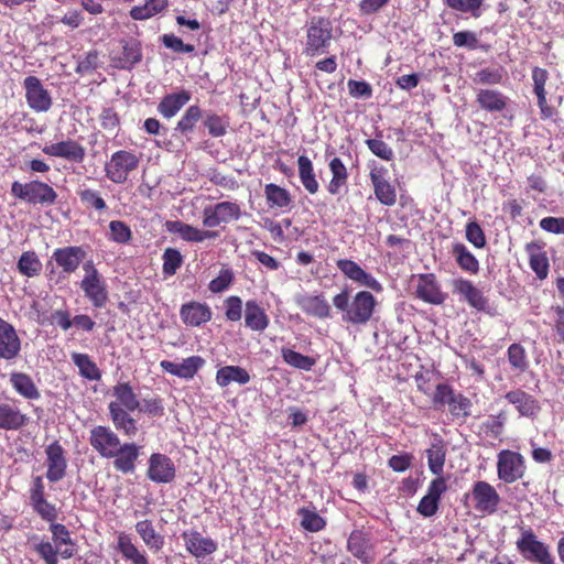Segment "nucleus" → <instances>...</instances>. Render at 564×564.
<instances>
[{"instance_id":"1","label":"nucleus","mask_w":564,"mask_h":564,"mask_svg":"<svg viewBox=\"0 0 564 564\" xmlns=\"http://www.w3.org/2000/svg\"><path fill=\"white\" fill-rule=\"evenodd\" d=\"M333 305L341 312L343 322L351 325H366L375 313L377 300L369 291H358L350 300L347 288L333 296Z\"/></svg>"},{"instance_id":"2","label":"nucleus","mask_w":564,"mask_h":564,"mask_svg":"<svg viewBox=\"0 0 564 564\" xmlns=\"http://www.w3.org/2000/svg\"><path fill=\"white\" fill-rule=\"evenodd\" d=\"M52 542L41 541L33 546L36 554L45 564H58V556L64 560L73 557L76 552V542L72 539L69 530L62 523L50 522Z\"/></svg>"},{"instance_id":"3","label":"nucleus","mask_w":564,"mask_h":564,"mask_svg":"<svg viewBox=\"0 0 564 564\" xmlns=\"http://www.w3.org/2000/svg\"><path fill=\"white\" fill-rule=\"evenodd\" d=\"M116 400L110 402L109 412L115 426L123 430L127 435H134L138 431L137 421L130 412L139 406V401L128 383H119L113 388Z\"/></svg>"},{"instance_id":"4","label":"nucleus","mask_w":564,"mask_h":564,"mask_svg":"<svg viewBox=\"0 0 564 564\" xmlns=\"http://www.w3.org/2000/svg\"><path fill=\"white\" fill-rule=\"evenodd\" d=\"M11 195L28 204L42 206L56 204L58 197L53 186L40 180H32L26 183L14 181L11 184Z\"/></svg>"},{"instance_id":"5","label":"nucleus","mask_w":564,"mask_h":564,"mask_svg":"<svg viewBox=\"0 0 564 564\" xmlns=\"http://www.w3.org/2000/svg\"><path fill=\"white\" fill-rule=\"evenodd\" d=\"M333 37L332 22L327 18L314 17L307 24L303 54L314 57L327 53Z\"/></svg>"},{"instance_id":"6","label":"nucleus","mask_w":564,"mask_h":564,"mask_svg":"<svg viewBox=\"0 0 564 564\" xmlns=\"http://www.w3.org/2000/svg\"><path fill=\"white\" fill-rule=\"evenodd\" d=\"M435 406L447 404L448 412L454 420H466L471 414L473 403L469 398L447 383H438L432 399Z\"/></svg>"},{"instance_id":"7","label":"nucleus","mask_w":564,"mask_h":564,"mask_svg":"<svg viewBox=\"0 0 564 564\" xmlns=\"http://www.w3.org/2000/svg\"><path fill=\"white\" fill-rule=\"evenodd\" d=\"M519 553L529 562L554 564L550 546L540 541L532 529H524L516 542Z\"/></svg>"},{"instance_id":"8","label":"nucleus","mask_w":564,"mask_h":564,"mask_svg":"<svg viewBox=\"0 0 564 564\" xmlns=\"http://www.w3.org/2000/svg\"><path fill=\"white\" fill-rule=\"evenodd\" d=\"M83 269L85 271V275L80 282V289L94 307H105L109 297L107 285L101 274L98 272L93 261L85 262Z\"/></svg>"},{"instance_id":"9","label":"nucleus","mask_w":564,"mask_h":564,"mask_svg":"<svg viewBox=\"0 0 564 564\" xmlns=\"http://www.w3.org/2000/svg\"><path fill=\"white\" fill-rule=\"evenodd\" d=\"M465 500L471 499L473 508L482 514L497 512L501 498L496 488L485 480L474 482L471 490L464 495Z\"/></svg>"},{"instance_id":"10","label":"nucleus","mask_w":564,"mask_h":564,"mask_svg":"<svg viewBox=\"0 0 564 564\" xmlns=\"http://www.w3.org/2000/svg\"><path fill=\"white\" fill-rule=\"evenodd\" d=\"M498 478L506 484H512L521 479L525 474L524 457L510 449H502L497 455Z\"/></svg>"},{"instance_id":"11","label":"nucleus","mask_w":564,"mask_h":564,"mask_svg":"<svg viewBox=\"0 0 564 564\" xmlns=\"http://www.w3.org/2000/svg\"><path fill=\"white\" fill-rule=\"evenodd\" d=\"M347 551L361 564H372L376 558L375 543L370 533L364 529H356L347 538Z\"/></svg>"},{"instance_id":"12","label":"nucleus","mask_w":564,"mask_h":564,"mask_svg":"<svg viewBox=\"0 0 564 564\" xmlns=\"http://www.w3.org/2000/svg\"><path fill=\"white\" fill-rule=\"evenodd\" d=\"M90 446L104 458H112L120 449L118 435L108 426L97 425L91 429Z\"/></svg>"},{"instance_id":"13","label":"nucleus","mask_w":564,"mask_h":564,"mask_svg":"<svg viewBox=\"0 0 564 564\" xmlns=\"http://www.w3.org/2000/svg\"><path fill=\"white\" fill-rule=\"evenodd\" d=\"M138 164L139 159L133 153L124 150L117 151L105 165L106 176L115 183H122L127 180L129 172L138 167Z\"/></svg>"},{"instance_id":"14","label":"nucleus","mask_w":564,"mask_h":564,"mask_svg":"<svg viewBox=\"0 0 564 564\" xmlns=\"http://www.w3.org/2000/svg\"><path fill=\"white\" fill-rule=\"evenodd\" d=\"M241 216L240 206L234 202H221L203 209V226L214 228L220 224L238 220Z\"/></svg>"},{"instance_id":"15","label":"nucleus","mask_w":564,"mask_h":564,"mask_svg":"<svg viewBox=\"0 0 564 564\" xmlns=\"http://www.w3.org/2000/svg\"><path fill=\"white\" fill-rule=\"evenodd\" d=\"M109 56L115 67L128 69L141 59V43L133 37L122 40L110 50Z\"/></svg>"},{"instance_id":"16","label":"nucleus","mask_w":564,"mask_h":564,"mask_svg":"<svg viewBox=\"0 0 564 564\" xmlns=\"http://www.w3.org/2000/svg\"><path fill=\"white\" fill-rule=\"evenodd\" d=\"M23 87L29 107L36 112H46L52 107V97L40 78L30 75L24 78Z\"/></svg>"},{"instance_id":"17","label":"nucleus","mask_w":564,"mask_h":564,"mask_svg":"<svg viewBox=\"0 0 564 564\" xmlns=\"http://www.w3.org/2000/svg\"><path fill=\"white\" fill-rule=\"evenodd\" d=\"M415 296L433 305L443 304L447 297L446 293L442 291L434 273H422L417 275Z\"/></svg>"},{"instance_id":"18","label":"nucleus","mask_w":564,"mask_h":564,"mask_svg":"<svg viewBox=\"0 0 564 564\" xmlns=\"http://www.w3.org/2000/svg\"><path fill=\"white\" fill-rule=\"evenodd\" d=\"M338 270L359 286L368 288L375 292H381V283L370 273L366 272L357 262L350 259L336 261Z\"/></svg>"},{"instance_id":"19","label":"nucleus","mask_w":564,"mask_h":564,"mask_svg":"<svg viewBox=\"0 0 564 564\" xmlns=\"http://www.w3.org/2000/svg\"><path fill=\"white\" fill-rule=\"evenodd\" d=\"M446 491V479L444 477L434 478L429 485L426 495L421 498L416 511L425 518L433 517L438 511L442 495Z\"/></svg>"},{"instance_id":"20","label":"nucleus","mask_w":564,"mask_h":564,"mask_svg":"<svg viewBox=\"0 0 564 564\" xmlns=\"http://www.w3.org/2000/svg\"><path fill=\"white\" fill-rule=\"evenodd\" d=\"M42 152L48 156L61 158L74 163H82L86 156L84 145L73 139L46 144Z\"/></svg>"},{"instance_id":"21","label":"nucleus","mask_w":564,"mask_h":564,"mask_svg":"<svg viewBox=\"0 0 564 564\" xmlns=\"http://www.w3.org/2000/svg\"><path fill=\"white\" fill-rule=\"evenodd\" d=\"M453 292L458 294L473 308L485 312L488 308L489 300L481 290L467 279H455L452 283Z\"/></svg>"},{"instance_id":"22","label":"nucleus","mask_w":564,"mask_h":564,"mask_svg":"<svg viewBox=\"0 0 564 564\" xmlns=\"http://www.w3.org/2000/svg\"><path fill=\"white\" fill-rule=\"evenodd\" d=\"M46 478L51 482H57L63 479L66 475L67 460L65 457V451L58 441L50 444L46 449Z\"/></svg>"},{"instance_id":"23","label":"nucleus","mask_w":564,"mask_h":564,"mask_svg":"<svg viewBox=\"0 0 564 564\" xmlns=\"http://www.w3.org/2000/svg\"><path fill=\"white\" fill-rule=\"evenodd\" d=\"M148 477L156 484H167L174 480L176 469L173 460L164 454H152L149 459Z\"/></svg>"},{"instance_id":"24","label":"nucleus","mask_w":564,"mask_h":564,"mask_svg":"<svg viewBox=\"0 0 564 564\" xmlns=\"http://www.w3.org/2000/svg\"><path fill=\"white\" fill-rule=\"evenodd\" d=\"M85 258L86 251L80 246L56 248L52 254V260L67 275L76 272Z\"/></svg>"},{"instance_id":"25","label":"nucleus","mask_w":564,"mask_h":564,"mask_svg":"<svg viewBox=\"0 0 564 564\" xmlns=\"http://www.w3.org/2000/svg\"><path fill=\"white\" fill-rule=\"evenodd\" d=\"M21 351V339L12 324L0 317V359L14 360Z\"/></svg>"},{"instance_id":"26","label":"nucleus","mask_w":564,"mask_h":564,"mask_svg":"<svg viewBox=\"0 0 564 564\" xmlns=\"http://www.w3.org/2000/svg\"><path fill=\"white\" fill-rule=\"evenodd\" d=\"M186 551L194 557H205L217 550V542L212 538L203 536L198 531L191 530L182 533Z\"/></svg>"},{"instance_id":"27","label":"nucleus","mask_w":564,"mask_h":564,"mask_svg":"<svg viewBox=\"0 0 564 564\" xmlns=\"http://www.w3.org/2000/svg\"><path fill=\"white\" fill-rule=\"evenodd\" d=\"M533 93L538 99V106L542 119H550L554 116L555 110L547 104L545 85L549 80V72L542 67H533L532 69Z\"/></svg>"},{"instance_id":"28","label":"nucleus","mask_w":564,"mask_h":564,"mask_svg":"<svg viewBox=\"0 0 564 564\" xmlns=\"http://www.w3.org/2000/svg\"><path fill=\"white\" fill-rule=\"evenodd\" d=\"M303 313L319 319L330 317V306L323 294H302L295 299Z\"/></svg>"},{"instance_id":"29","label":"nucleus","mask_w":564,"mask_h":564,"mask_svg":"<svg viewBox=\"0 0 564 564\" xmlns=\"http://www.w3.org/2000/svg\"><path fill=\"white\" fill-rule=\"evenodd\" d=\"M167 231L177 234L187 242H203L206 239H216L218 232L214 230H203L181 220H169L165 224Z\"/></svg>"},{"instance_id":"30","label":"nucleus","mask_w":564,"mask_h":564,"mask_svg":"<svg viewBox=\"0 0 564 564\" xmlns=\"http://www.w3.org/2000/svg\"><path fill=\"white\" fill-rule=\"evenodd\" d=\"M205 360L200 356H191L183 359L181 364H176L170 360H162L161 368L173 376L181 379H193L198 370L204 366Z\"/></svg>"},{"instance_id":"31","label":"nucleus","mask_w":564,"mask_h":564,"mask_svg":"<svg viewBox=\"0 0 564 564\" xmlns=\"http://www.w3.org/2000/svg\"><path fill=\"white\" fill-rule=\"evenodd\" d=\"M544 242L534 240L525 245V252L529 256V265L540 280L547 278L550 263Z\"/></svg>"},{"instance_id":"32","label":"nucleus","mask_w":564,"mask_h":564,"mask_svg":"<svg viewBox=\"0 0 564 564\" xmlns=\"http://www.w3.org/2000/svg\"><path fill=\"white\" fill-rule=\"evenodd\" d=\"M505 399L516 406L521 416L534 417L541 410L540 403L535 397L522 389L507 392Z\"/></svg>"},{"instance_id":"33","label":"nucleus","mask_w":564,"mask_h":564,"mask_svg":"<svg viewBox=\"0 0 564 564\" xmlns=\"http://www.w3.org/2000/svg\"><path fill=\"white\" fill-rule=\"evenodd\" d=\"M29 423V416L9 402H0V430L19 431Z\"/></svg>"},{"instance_id":"34","label":"nucleus","mask_w":564,"mask_h":564,"mask_svg":"<svg viewBox=\"0 0 564 564\" xmlns=\"http://www.w3.org/2000/svg\"><path fill=\"white\" fill-rule=\"evenodd\" d=\"M243 316L245 326L252 332L262 333L270 324L269 315L256 300L246 302Z\"/></svg>"},{"instance_id":"35","label":"nucleus","mask_w":564,"mask_h":564,"mask_svg":"<svg viewBox=\"0 0 564 564\" xmlns=\"http://www.w3.org/2000/svg\"><path fill=\"white\" fill-rule=\"evenodd\" d=\"M508 101L509 98L498 89L481 88L476 94V102L487 112H502Z\"/></svg>"},{"instance_id":"36","label":"nucleus","mask_w":564,"mask_h":564,"mask_svg":"<svg viewBox=\"0 0 564 564\" xmlns=\"http://www.w3.org/2000/svg\"><path fill=\"white\" fill-rule=\"evenodd\" d=\"M180 315L186 325L197 327L209 322L213 313L206 303L193 301L181 306Z\"/></svg>"},{"instance_id":"37","label":"nucleus","mask_w":564,"mask_h":564,"mask_svg":"<svg viewBox=\"0 0 564 564\" xmlns=\"http://www.w3.org/2000/svg\"><path fill=\"white\" fill-rule=\"evenodd\" d=\"M192 98L187 89H181L177 93L165 95L158 106V111L165 118L174 117Z\"/></svg>"},{"instance_id":"38","label":"nucleus","mask_w":564,"mask_h":564,"mask_svg":"<svg viewBox=\"0 0 564 564\" xmlns=\"http://www.w3.org/2000/svg\"><path fill=\"white\" fill-rule=\"evenodd\" d=\"M430 471L436 477H443L446 460V447L441 437H435L431 446L425 451Z\"/></svg>"},{"instance_id":"39","label":"nucleus","mask_w":564,"mask_h":564,"mask_svg":"<svg viewBox=\"0 0 564 564\" xmlns=\"http://www.w3.org/2000/svg\"><path fill=\"white\" fill-rule=\"evenodd\" d=\"M139 457V447L133 443H124L120 445V449L116 454L115 468L121 473H130L134 470L135 462Z\"/></svg>"},{"instance_id":"40","label":"nucleus","mask_w":564,"mask_h":564,"mask_svg":"<svg viewBox=\"0 0 564 564\" xmlns=\"http://www.w3.org/2000/svg\"><path fill=\"white\" fill-rule=\"evenodd\" d=\"M328 166L332 173V178L327 185V191L330 195H337L340 192V188L346 186L348 183V170L341 159L337 156L329 161Z\"/></svg>"},{"instance_id":"41","label":"nucleus","mask_w":564,"mask_h":564,"mask_svg":"<svg viewBox=\"0 0 564 564\" xmlns=\"http://www.w3.org/2000/svg\"><path fill=\"white\" fill-rule=\"evenodd\" d=\"M10 383L17 393L24 399L37 400L41 397L33 379L24 372H12L10 375Z\"/></svg>"},{"instance_id":"42","label":"nucleus","mask_w":564,"mask_h":564,"mask_svg":"<svg viewBox=\"0 0 564 564\" xmlns=\"http://www.w3.org/2000/svg\"><path fill=\"white\" fill-rule=\"evenodd\" d=\"M299 177L304 188L312 195L316 194L319 188L314 166L311 159L306 155L297 158Z\"/></svg>"},{"instance_id":"43","label":"nucleus","mask_w":564,"mask_h":564,"mask_svg":"<svg viewBox=\"0 0 564 564\" xmlns=\"http://www.w3.org/2000/svg\"><path fill=\"white\" fill-rule=\"evenodd\" d=\"M249 381V372L239 366H225L219 368L216 373V382L221 388L227 387L231 382L246 384Z\"/></svg>"},{"instance_id":"44","label":"nucleus","mask_w":564,"mask_h":564,"mask_svg":"<svg viewBox=\"0 0 564 564\" xmlns=\"http://www.w3.org/2000/svg\"><path fill=\"white\" fill-rule=\"evenodd\" d=\"M452 254L457 265L466 272L476 274L479 271V261L462 242H455L452 246Z\"/></svg>"},{"instance_id":"45","label":"nucleus","mask_w":564,"mask_h":564,"mask_svg":"<svg viewBox=\"0 0 564 564\" xmlns=\"http://www.w3.org/2000/svg\"><path fill=\"white\" fill-rule=\"evenodd\" d=\"M202 118L203 110L198 105H191L177 121L174 130L183 137H188L194 132L198 121Z\"/></svg>"},{"instance_id":"46","label":"nucleus","mask_w":564,"mask_h":564,"mask_svg":"<svg viewBox=\"0 0 564 564\" xmlns=\"http://www.w3.org/2000/svg\"><path fill=\"white\" fill-rule=\"evenodd\" d=\"M264 196L269 207L271 208H288L292 203L290 192L274 183L265 184Z\"/></svg>"},{"instance_id":"47","label":"nucleus","mask_w":564,"mask_h":564,"mask_svg":"<svg viewBox=\"0 0 564 564\" xmlns=\"http://www.w3.org/2000/svg\"><path fill=\"white\" fill-rule=\"evenodd\" d=\"M203 124L207 129L208 134L213 138H221L227 134L230 127V119L226 115H218L208 111L203 117Z\"/></svg>"},{"instance_id":"48","label":"nucleus","mask_w":564,"mask_h":564,"mask_svg":"<svg viewBox=\"0 0 564 564\" xmlns=\"http://www.w3.org/2000/svg\"><path fill=\"white\" fill-rule=\"evenodd\" d=\"M42 268V262L33 250L22 252L17 263L18 271L26 278L39 276Z\"/></svg>"},{"instance_id":"49","label":"nucleus","mask_w":564,"mask_h":564,"mask_svg":"<svg viewBox=\"0 0 564 564\" xmlns=\"http://www.w3.org/2000/svg\"><path fill=\"white\" fill-rule=\"evenodd\" d=\"M72 360L78 368L82 377L91 381H97L101 378L100 370L87 354L73 352Z\"/></svg>"},{"instance_id":"50","label":"nucleus","mask_w":564,"mask_h":564,"mask_svg":"<svg viewBox=\"0 0 564 564\" xmlns=\"http://www.w3.org/2000/svg\"><path fill=\"white\" fill-rule=\"evenodd\" d=\"M281 356L289 366L305 371H310L316 364L313 357L302 355L291 348H282Z\"/></svg>"},{"instance_id":"51","label":"nucleus","mask_w":564,"mask_h":564,"mask_svg":"<svg viewBox=\"0 0 564 564\" xmlns=\"http://www.w3.org/2000/svg\"><path fill=\"white\" fill-rule=\"evenodd\" d=\"M297 514L301 517V525L308 532H318L326 527V520L315 510L308 508H300Z\"/></svg>"},{"instance_id":"52","label":"nucleus","mask_w":564,"mask_h":564,"mask_svg":"<svg viewBox=\"0 0 564 564\" xmlns=\"http://www.w3.org/2000/svg\"><path fill=\"white\" fill-rule=\"evenodd\" d=\"M370 152L383 161H392L394 159L393 149L382 140V132L378 131L376 138L365 141Z\"/></svg>"},{"instance_id":"53","label":"nucleus","mask_w":564,"mask_h":564,"mask_svg":"<svg viewBox=\"0 0 564 564\" xmlns=\"http://www.w3.org/2000/svg\"><path fill=\"white\" fill-rule=\"evenodd\" d=\"M444 3L454 11L469 13L474 18H479L484 0H444Z\"/></svg>"},{"instance_id":"54","label":"nucleus","mask_w":564,"mask_h":564,"mask_svg":"<svg viewBox=\"0 0 564 564\" xmlns=\"http://www.w3.org/2000/svg\"><path fill=\"white\" fill-rule=\"evenodd\" d=\"M507 356L512 369L523 372L529 368L527 352L522 345L517 343L511 344L508 348Z\"/></svg>"},{"instance_id":"55","label":"nucleus","mask_w":564,"mask_h":564,"mask_svg":"<svg viewBox=\"0 0 564 564\" xmlns=\"http://www.w3.org/2000/svg\"><path fill=\"white\" fill-rule=\"evenodd\" d=\"M373 193L376 198L384 206H393L397 203V192L394 186L389 182H380L373 184Z\"/></svg>"},{"instance_id":"56","label":"nucleus","mask_w":564,"mask_h":564,"mask_svg":"<svg viewBox=\"0 0 564 564\" xmlns=\"http://www.w3.org/2000/svg\"><path fill=\"white\" fill-rule=\"evenodd\" d=\"M33 511L37 513L41 519L47 522H54L57 519L58 512L54 503H51L46 498H40L30 502Z\"/></svg>"},{"instance_id":"57","label":"nucleus","mask_w":564,"mask_h":564,"mask_svg":"<svg viewBox=\"0 0 564 564\" xmlns=\"http://www.w3.org/2000/svg\"><path fill=\"white\" fill-rule=\"evenodd\" d=\"M118 550L124 558L132 561L134 564L141 563V554L137 546L132 543L128 534L120 533L118 536Z\"/></svg>"},{"instance_id":"58","label":"nucleus","mask_w":564,"mask_h":564,"mask_svg":"<svg viewBox=\"0 0 564 564\" xmlns=\"http://www.w3.org/2000/svg\"><path fill=\"white\" fill-rule=\"evenodd\" d=\"M465 236L467 241L477 249H482L487 243L485 232L476 220L467 223L465 228Z\"/></svg>"},{"instance_id":"59","label":"nucleus","mask_w":564,"mask_h":564,"mask_svg":"<svg viewBox=\"0 0 564 564\" xmlns=\"http://www.w3.org/2000/svg\"><path fill=\"white\" fill-rule=\"evenodd\" d=\"M183 263L181 252L173 248L165 249L163 253V273L165 275H173Z\"/></svg>"},{"instance_id":"60","label":"nucleus","mask_w":564,"mask_h":564,"mask_svg":"<svg viewBox=\"0 0 564 564\" xmlns=\"http://www.w3.org/2000/svg\"><path fill=\"white\" fill-rule=\"evenodd\" d=\"M234 282V272L229 268H223L215 279L208 283V290L218 294L227 290Z\"/></svg>"},{"instance_id":"61","label":"nucleus","mask_w":564,"mask_h":564,"mask_svg":"<svg viewBox=\"0 0 564 564\" xmlns=\"http://www.w3.org/2000/svg\"><path fill=\"white\" fill-rule=\"evenodd\" d=\"M80 202L87 208H94L95 210H105L107 208L105 199L100 196V194L94 189L85 188L80 189L78 193Z\"/></svg>"},{"instance_id":"62","label":"nucleus","mask_w":564,"mask_h":564,"mask_svg":"<svg viewBox=\"0 0 564 564\" xmlns=\"http://www.w3.org/2000/svg\"><path fill=\"white\" fill-rule=\"evenodd\" d=\"M225 316L229 322H239L242 317V300L237 295H230L224 301Z\"/></svg>"},{"instance_id":"63","label":"nucleus","mask_w":564,"mask_h":564,"mask_svg":"<svg viewBox=\"0 0 564 564\" xmlns=\"http://www.w3.org/2000/svg\"><path fill=\"white\" fill-rule=\"evenodd\" d=\"M110 239L117 243H127L131 239L130 227L121 220H112L109 224Z\"/></svg>"},{"instance_id":"64","label":"nucleus","mask_w":564,"mask_h":564,"mask_svg":"<svg viewBox=\"0 0 564 564\" xmlns=\"http://www.w3.org/2000/svg\"><path fill=\"white\" fill-rule=\"evenodd\" d=\"M507 416L503 411L499 412L497 415L490 416V419L482 424L485 433L495 438L499 437L503 432Z\"/></svg>"}]
</instances>
